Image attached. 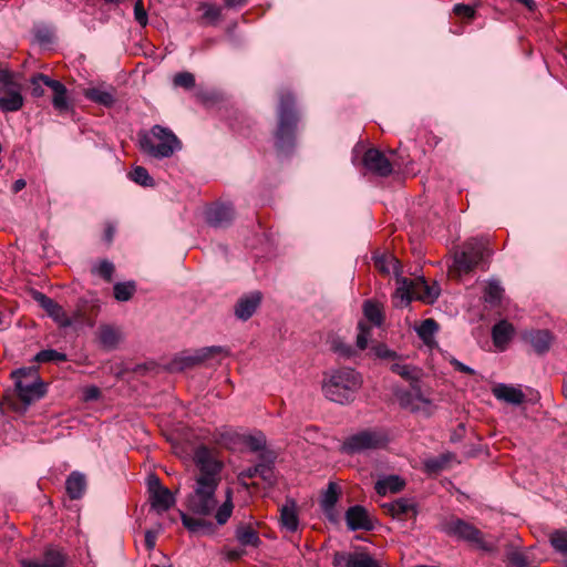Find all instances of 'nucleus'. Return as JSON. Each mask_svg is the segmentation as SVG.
I'll use <instances>...</instances> for the list:
<instances>
[{
    "label": "nucleus",
    "instance_id": "nucleus-30",
    "mask_svg": "<svg viewBox=\"0 0 567 567\" xmlns=\"http://www.w3.org/2000/svg\"><path fill=\"white\" fill-rule=\"evenodd\" d=\"M514 327L506 320H502L492 328V339L497 348H503L512 339Z\"/></svg>",
    "mask_w": 567,
    "mask_h": 567
},
{
    "label": "nucleus",
    "instance_id": "nucleus-20",
    "mask_svg": "<svg viewBox=\"0 0 567 567\" xmlns=\"http://www.w3.org/2000/svg\"><path fill=\"white\" fill-rule=\"evenodd\" d=\"M261 299L262 295L260 291H252L243 296L235 306V316L243 321H247L260 306Z\"/></svg>",
    "mask_w": 567,
    "mask_h": 567
},
{
    "label": "nucleus",
    "instance_id": "nucleus-26",
    "mask_svg": "<svg viewBox=\"0 0 567 567\" xmlns=\"http://www.w3.org/2000/svg\"><path fill=\"white\" fill-rule=\"evenodd\" d=\"M86 489V477L83 473L73 471L65 481V491L71 499H80Z\"/></svg>",
    "mask_w": 567,
    "mask_h": 567
},
{
    "label": "nucleus",
    "instance_id": "nucleus-62",
    "mask_svg": "<svg viewBox=\"0 0 567 567\" xmlns=\"http://www.w3.org/2000/svg\"><path fill=\"white\" fill-rule=\"evenodd\" d=\"M375 266L385 274L390 272L388 260L384 256L375 258Z\"/></svg>",
    "mask_w": 567,
    "mask_h": 567
},
{
    "label": "nucleus",
    "instance_id": "nucleus-38",
    "mask_svg": "<svg viewBox=\"0 0 567 567\" xmlns=\"http://www.w3.org/2000/svg\"><path fill=\"white\" fill-rule=\"evenodd\" d=\"M233 492L231 489H227L226 499L224 503L217 508L215 518L218 525H224L228 522L233 514L234 504H233Z\"/></svg>",
    "mask_w": 567,
    "mask_h": 567
},
{
    "label": "nucleus",
    "instance_id": "nucleus-41",
    "mask_svg": "<svg viewBox=\"0 0 567 567\" xmlns=\"http://www.w3.org/2000/svg\"><path fill=\"white\" fill-rule=\"evenodd\" d=\"M363 313L364 317L374 326L380 327L383 323V313L378 303L365 300L363 303Z\"/></svg>",
    "mask_w": 567,
    "mask_h": 567
},
{
    "label": "nucleus",
    "instance_id": "nucleus-35",
    "mask_svg": "<svg viewBox=\"0 0 567 567\" xmlns=\"http://www.w3.org/2000/svg\"><path fill=\"white\" fill-rule=\"evenodd\" d=\"M339 499V487L336 483L330 482L323 492L320 506L324 513H331Z\"/></svg>",
    "mask_w": 567,
    "mask_h": 567
},
{
    "label": "nucleus",
    "instance_id": "nucleus-24",
    "mask_svg": "<svg viewBox=\"0 0 567 567\" xmlns=\"http://www.w3.org/2000/svg\"><path fill=\"white\" fill-rule=\"evenodd\" d=\"M493 395L499 400L509 404L519 405L525 400L524 392L513 385L506 383H498L492 389Z\"/></svg>",
    "mask_w": 567,
    "mask_h": 567
},
{
    "label": "nucleus",
    "instance_id": "nucleus-12",
    "mask_svg": "<svg viewBox=\"0 0 567 567\" xmlns=\"http://www.w3.org/2000/svg\"><path fill=\"white\" fill-rule=\"evenodd\" d=\"M150 502L151 506L157 513L167 512L175 505V497L172 492L162 486L159 478L156 475L148 477Z\"/></svg>",
    "mask_w": 567,
    "mask_h": 567
},
{
    "label": "nucleus",
    "instance_id": "nucleus-50",
    "mask_svg": "<svg viewBox=\"0 0 567 567\" xmlns=\"http://www.w3.org/2000/svg\"><path fill=\"white\" fill-rule=\"evenodd\" d=\"M134 18L141 27H145L148 22L147 12L144 9L143 0H136L134 3Z\"/></svg>",
    "mask_w": 567,
    "mask_h": 567
},
{
    "label": "nucleus",
    "instance_id": "nucleus-10",
    "mask_svg": "<svg viewBox=\"0 0 567 567\" xmlns=\"http://www.w3.org/2000/svg\"><path fill=\"white\" fill-rule=\"evenodd\" d=\"M32 297L39 303V306L45 310L48 316L52 318L61 328H69L74 322H80L83 320L80 311L74 312L73 318H70L62 306H60L43 292L35 290L32 292Z\"/></svg>",
    "mask_w": 567,
    "mask_h": 567
},
{
    "label": "nucleus",
    "instance_id": "nucleus-52",
    "mask_svg": "<svg viewBox=\"0 0 567 567\" xmlns=\"http://www.w3.org/2000/svg\"><path fill=\"white\" fill-rule=\"evenodd\" d=\"M16 78H18L17 73L9 70L8 68L0 66V87L7 84H11V81H13Z\"/></svg>",
    "mask_w": 567,
    "mask_h": 567
},
{
    "label": "nucleus",
    "instance_id": "nucleus-21",
    "mask_svg": "<svg viewBox=\"0 0 567 567\" xmlns=\"http://www.w3.org/2000/svg\"><path fill=\"white\" fill-rule=\"evenodd\" d=\"M382 507L386 514L395 519H404L410 513H412L413 517L417 515V504L411 498L400 497L383 504Z\"/></svg>",
    "mask_w": 567,
    "mask_h": 567
},
{
    "label": "nucleus",
    "instance_id": "nucleus-22",
    "mask_svg": "<svg viewBox=\"0 0 567 567\" xmlns=\"http://www.w3.org/2000/svg\"><path fill=\"white\" fill-rule=\"evenodd\" d=\"M523 339L530 343L537 354L543 355L549 351L554 337L548 330H530L524 332Z\"/></svg>",
    "mask_w": 567,
    "mask_h": 567
},
{
    "label": "nucleus",
    "instance_id": "nucleus-47",
    "mask_svg": "<svg viewBox=\"0 0 567 567\" xmlns=\"http://www.w3.org/2000/svg\"><path fill=\"white\" fill-rule=\"evenodd\" d=\"M244 442L252 452L264 451L266 447V436L262 433L248 435L245 437Z\"/></svg>",
    "mask_w": 567,
    "mask_h": 567
},
{
    "label": "nucleus",
    "instance_id": "nucleus-25",
    "mask_svg": "<svg viewBox=\"0 0 567 567\" xmlns=\"http://www.w3.org/2000/svg\"><path fill=\"white\" fill-rule=\"evenodd\" d=\"M281 527L290 533L297 532L299 527V517L297 514V504L289 498L280 508Z\"/></svg>",
    "mask_w": 567,
    "mask_h": 567
},
{
    "label": "nucleus",
    "instance_id": "nucleus-57",
    "mask_svg": "<svg viewBox=\"0 0 567 567\" xmlns=\"http://www.w3.org/2000/svg\"><path fill=\"white\" fill-rule=\"evenodd\" d=\"M375 353L381 359H394L398 357L396 352L390 350L385 346H379L375 350Z\"/></svg>",
    "mask_w": 567,
    "mask_h": 567
},
{
    "label": "nucleus",
    "instance_id": "nucleus-27",
    "mask_svg": "<svg viewBox=\"0 0 567 567\" xmlns=\"http://www.w3.org/2000/svg\"><path fill=\"white\" fill-rule=\"evenodd\" d=\"M182 524L185 528H187L190 533H197V534H204L209 535L214 533V525L213 523L199 518L194 517L188 514L182 513L181 514Z\"/></svg>",
    "mask_w": 567,
    "mask_h": 567
},
{
    "label": "nucleus",
    "instance_id": "nucleus-55",
    "mask_svg": "<svg viewBox=\"0 0 567 567\" xmlns=\"http://www.w3.org/2000/svg\"><path fill=\"white\" fill-rule=\"evenodd\" d=\"M333 350H334V352L339 353L340 355H342L344 358H350L353 354L352 348L342 342H334Z\"/></svg>",
    "mask_w": 567,
    "mask_h": 567
},
{
    "label": "nucleus",
    "instance_id": "nucleus-51",
    "mask_svg": "<svg viewBox=\"0 0 567 567\" xmlns=\"http://www.w3.org/2000/svg\"><path fill=\"white\" fill-rule=\"evenodd\" d=\"M453 11L456 16L467 18V19H472L475 16V9L473 7H471L468 4H464V3L455 4Z\"/></svg>",
    "mask_w": 567,
    "mask_h": 567
},
{
    "label": "nucleus",
    "instance_id": "nucleus-3",
    "mask_svg": "<svg viewBox=\"0 0 567 567\" xmlns=\"http://www.w3.org/2000/svg\"><path fill=\"white\" fill-rule=\"evenodd\" d=\"M278 95V125L275 132V146L279 153H288L295 146L299 116L292 92L288 89H281Z\"/></svg>",
    "mask_w": 567,
    "mask_h": 567
},
{
    "label": "nucleus",
    "instance_id": "nucleus-19",
    "mask_svg": "<svg viewBox=\"0 0 567 567\" xmlns=\"http://www.w3.org/2000/svg\"><path fill=\"white\" fill-rule=\"evenodd\" d=\"M235 210L230 204H216L206 210V220L209 226L224 228L231 224Z\"/></svg>",
    "mask_w": 567,
    "mask_h": 567
},
{
    "label": "nucleus",
    "instance_id": "nucleus-18",
    "mask_svg": "<svg viewBox=\"0 0 567 567\" xmlns=\"http://www.w3.org/2000/svg\"><path fill=\"white\" fill-rule=\"evenodd\" d=\"M66 555L62 549L55 546H48L43 551L41 561L33 559H22V567H64Z\"/></svg>",
    "mask_w": 567,
    "mask_h": 567
},
{
    "label": "nucleus",
    "instance_id": "nucleus-48",
    "mask_svg": "<svg viewBox=\"0 0 567 567\" xmlns=\"http://www.w3.org/2000/svg\"><path fill=\"white\" fill-rule=\"evenodd\" d=\"M94 272H96L100 277H102L105 281L110 282L112 281L113 274H114V265L104 259L100 261V264L93 269Z\"/></svg>",
    "mask_w": 567,
    "mask_h": 567
},
{
    "label": "nucleus",
    "instance_id": "nucleus-53",
    "mask_svg": "<svg viewBox=\"0 0 567 567\" xmlns=\"http://www.w3.org/2000/svg\"><path fill=\"white\" fill-rule=\"evenodd\" d=\"M31 85H32V90H31V93L34 97H41L44 95V89L42 87L41 83H42V80L41 79H38V73L34 74L31 80Z\"/></svg>",
    "mask_w": 567,
    "mask_h": 567
},
{
    "label": "nucleus",
    "instance_id": "nucleus-45",
    "mask_svg": "<svg viewBox=\"0 0 567 567\" xmlns=\"http://www.w3.org/2000/svg\"><path fill=\"white\" fill-rule=\"evenodd\" d=\"M390 370L402 377L403 379L408 380V381H416L417 378L415 375V371L416 369L410 364H404V363H392L391 367H390Z\"/></svg>",
    "mask_w": 567,
    "mask_h": 567
},
{
    "label": "nucleus",
    "instance_id": "nucleus-5",
    "mask_svg": "<svg viewBox=\"0 0 567 567\" xmlns=\"http://www.w3.org/2000/svg\"><path fill=\"white\" fill-rule=\"evenodd\" d=\"M439 529L447 536L472 543L485 553L494 554L497 551V545L495 543L484 540L483 533L462 518L454 516L444 518L440 522Z\"/></svg>",
    "mask_w": 567,
    "mask_h": 567
},
{
    "label": "nucleus",
    "instance_id": "nucleus-8",
    "mask_svg": "<svg viewBox=\"0 0 567 567\" xmlns=\"http://www.w3.org/2000/svg\"><path fill=\"white\" fill-rule=\"evenodd\" d=\"M389 443L388 435L380 430H364L348 436L341 451L346 454H359L368 450L383 449Z\"/></svg>",
    "mask_w": 567,
    "mask_h": 567
},
{
    "label": "nucleus",
    "instance_id": "nucleus-11",
    "mask_svg": "<svg viewBox=\"0 0 567 567\" xmlns=\"http://www.w3.org/2000/svg\"><path fill=\"white\" fill-rule=\"evenodd\" d=\"M395 398L402 409L412 413H421L425 417H430L434 412L432 401L422 395L419 386L414 393L409 390H396Z\"/></svg>",
    "mask_w": 567,
    "mask_h": 567
},
{
    "label": "nucleus",
    "instance_id": "nucleus-31",
    "mask_svg": "<svg viewBox=\"0 0 567 567\" xmlns=\"http://www.w3.org/2000/svg\"><path fill=\"white\" fill-rule=\"evenodd\" d=\"M255 472H258V476L267 484L274 485L276 483L274 458L265 453L260 454V461L255 465Z\"/></svg>",
    "mask_w": 567,
    "mask_h": 567
},
{
    "label": "nucleus",
    "instance_id": "nucleus-54",
    "mask_svg": "<svg viewBox=\"0 0 567 567\" xmlns=\"http://www.w3.org/2000/svg\"><path fill=\"white\" fill-rule=\"evenodd\" d=\"M450 363L458 372H462V373H465V374H470V375L475 374V370L474 369H472L471 367L462 363L460 360H457L455 358L451 359Z\"/></svg>",
    "mask_w": 567,
    "mask_h": 567
},
{
    "label": "nucleus",
    "instance_id": "nucleus-23",
    "mask_svg": "<svg viewBox=\"0 0 567 567\" xmlns=\"http://www.w3.org/2000/svg\"><path fill=\"white\" fill-rule=\"evenodd\" d=\"M83 95L86 100L107 109L116 103V89L112 85L106 89L102 86L85 89Z\"/></svg>",
    "mask_w": 567,
    "mask_h": 567
},
{
    "label": "nucleus",
    "instance_id": "nucleus-60",
    "mask_svg": "<svg viewBox=\"0 0 567 567\" xmlns=\"http://www.w3.org/2000/svg\"><path fill=\"white\" fill-rule=\"evenodd\" d=\"M245 555V549L243 548H233L226 551V558L230 561H235L240 559Z\"/></svg>",
    "mask_w": 567,
    "mask_h": 567
},
{
    "label": "nucleus",
    "instance_id": "nucleus-49",
    "mask_svg": "<svg viewBox=\"0 0 567 567\" xmlns=\"http://www.w3.org/2000/svg\"><path fill=\"white\" fill-rule=\"evenodd\" d=\"M358 329H359V332L357 336V347L360 350H364L368 347V340L370 337L371 329L368 326H365L363 322H360L358 324Z\"/></svg>",
    "mask_w": 567,
    "mask_h": 567
},
{
    "label": "nucleus",
    "instance_id": "nucleus-1",
    "mask_svg": "<svg viewBox=\"0 0 567 567\" xmlns=\"http://www.w3.org/2000/svg\"><path fill=\"white\" fill-rule=\"evenodd\" d=\"M193 460L197 473L194 476L193 491L187 496V508L195 515L209 516L217 508L216 491L221 481L223 463L206 445L195 449Z\"/></svg>",
    "mask_w": 567,
    "mask_h": 567
},
{
    "label": "nucleus",
    "instance_id": "nucleus-40",
    "mask_svg": "<svg viewBox=\"0 0 567 567\" xmlns=\"http://www.w3.org/2000/svg\"><path fill=\"white\" fill-rule=\"evenodd\" d=\"M504 289L497 280H489L484 292L485 302L495 306L498 305L503 298Z\"/></svg>",
    "mask_w": 567,
    "mask_h": 567
},
{
    "label": "nucleus",
    "instance_id": "nucleus-29",
    "mask_svg": "<svg viewBox=\"0 0 567 567\" xmlns=\"http://www.w3.org/2000/svg\"><path fill=\"white\" fill-rule=\"evenodd\" d=\"M405 482L399 475H389L381 480H378L374 489L375 492L384 496L388 493H398L403 489Z\"/></svg>",
    "mask_w": 567,
    "mask_h": 567
},
{
    "label": "nucleus",
    "instance_id": "nucleus-6",
    "mask_svg": "<svg viewBox=\"0 0 567 567\" xmlns=\"http://www.w3.org/2000/svg\"><path fill=\"white\" fill-rule=\"evenodd\" d=\"M11 378L14 380L18 396L27 405L41 400L47 394V384L33 367L17 369L11 372Z\"/></svg>",
    "mask_w": 567,
    "mask_h": 567
},
{
    "label": "nucleus",
    "instance_id": "nucleus-64",
    "mask_svg": "<svg viewBox=\"0 0 567 567\" xmlns=\"http://www.w3.org/2000/svg\"><path fill=\"white\" fill-rule=\"evenodd\" d=\"M515 1L519 4H522L523 7H525L530 12L535 11L537 8L535 0H515Z\"/></svg>",
    "mask_w": 567,
    "mask_h": 567
},
{
    "label": "nucleus",
    "instance_id": "nucleus-43",
    "mask_svg": "<svg viewBox=\"0 0 567 567\" xmlns=\"http://www.w3.org/2000/svg\"><path fill=\"white\" fill-rule=\"evenodd\" d=\"M549 543L555 551L567 555V532L556 529L549 536Z\"/></svg>",
    "mask_w": 567,
    "mask_h": 567
},
{
    "label": "nucleus",
    "instance_id": "nucleus-37",
    "mask_svg": "<svg viewBox=\"0 0 567 567\" xmlns=\"http://www.w3.org/2000/svg\"><path fill=\"white\" fill-rule=\"evenodd\" d=\"M437 322L434 319L429 318L423 320L421 324L416 328V333L425 344H429L433 340L434 334L437 332Z\"/></svg>",
    "mask_w": 567,
    "mask_h": 567
},
{
    "label": "nucleus",
    "instance_id": "nucleus-16",
    "mask_svg": "<svg viewBox=\"0 0 567 567\" xmlns=\"http://www.w3.org/2000/svg\"><path fill=\"white\" fill-rule=\"evenodd\" d=\"M362 163L369 172L380 177H388L393 171L391 162L378 148L367 150Z\"/></svg>",
    "mask_w": 567,
    "mask_h": 567
},
{
    "label": "nucleus",
    "instance_id": "nucleus-32",
    "mask_svg": "<svg viewBox=\"0 0 567 567\" xmlns=\"http://www.w3.org/2000/svg\"><path fill=\"white\" fill-rule=\"evenodd\" d=\"M122 339L120 330L111 326H102L99 331L101 346L106 350H114Z\"/></svg>",
    "mask_w": 567,
    "mask_h": 567
},
{
    "label": "nucleus",
    "instance_id": "nucleus-4",
    "mask_svg": "<svg viewBox=\"0 0 567 567\" xmlns=\"http://www.w3.org/2000/svg\"><path fill=\"white\" fill-rule=\"evenodd\" d=\"M143 153L157 159L168 158L182 148L178 137L167 127L154 125L150 133L140 136Z\"/></svg>",
    "mask_w": 567,
    "mask_h": 567
},
{
    "label": "nucleus",
    "instance_id": "nucleus-56",
    "mask_svg": "<svg viewBox=\"0 0 567 567\" xmlns=\"http://www.w3.org/2000/svg\"><path fill=\"white\" fill-rule=\"evenodd\" d=\"M157 532L147 529L145 532V547L147 550H153L156 546Z\"/></svg>",
    "mask_w": 567,
    "mask_h": 567
},
{
    "label": "nucleus",
    "instance_id": "nucleus-61",
    "mask_svg": "<svg viewBox=\"0 0 567 567\" xmlns=\"http://www.w3.org/2000/svg\"><path fill=\"white\" fill-rule=\"evenodd\" d=\"M115 226L112 225V224H107L106 227H105V230H104V240L107 243V244H111L114 239V236H115Z\"/></svg>",
    "mask_w": 567,
    "mask_h": 567
},
{
    "label": "nucleus",
    "instance_id": "nucleus-59",
    "mask_svg": "<svg viewBox=\"0 0 567 567\" xmlns=\"http://www.w3.org/2000/svg\"><path fill=\"white\" fill-rule=\"evenodd\" d=\"M101 395V391L97 386H89L85 389L84 391V399L85 401H93V400H97Z\"/></svg>",
    "mask_w": 567,
    "mask_h": 567
},
{
    "label": "nucleus",
    "instance_id": "nucleus-58",
    "mask_svg": "<svg viewBox=\"0 0 567 567\" xmlns=\"http://www.w3.org/2000/svg\"><path fill=\"white\" fill-rule=\"evenodd\" d=\"M509 560L513 565L517 567H525L526 566V559L525 556L522 553L513 551L509 554Z\"/></svg>",
    "mask_w": 567,
    "mask_h": 567
},
{
    "label": "nucleus",
    "instance_id": "nucleus-42",
    "mask_svg": "<svg viewBox=\"0 0 567 567\" xmlns=\"http://www.w3.org/2000/svg\"><path fill=\"white\" fill-rule=\"evenodd\" d=\"M68 357L65 353L60 352L55 349H44L39 351L33 361L38 363H47V362H65Z\"/></svg>",
    "mask_w": 567,
    "mask_h": 567
},
{
    "label": "nucleus",
    "instance_id": "nucleus-36",
    "mask_svg": "<svg viewBox=\"0 0 567 567\" xmlns=\"http://www.w3.org/2000/svg\"><path fill=\"white\" fill-rule=\"evenodd\" d=\"M197 10L203 12L202 20L207 24L216 25L221 19V8L219 6L200 2Z\"/></svg>",
    "mask_w": 567,
    "mask_h": 567
},
{
    "label": "nucleus",
    "instance_id": "nucleus-13",
    "mask_svg": "<svg viewBox=\"0 0 567 567\" xmlns=\"http://www.w3.org/2000/svg\"><path fill=\"white\" fill-rule=\"evenodd\" d=\"M24 99L22 96V85L18 78L0 87V111L4 113L17 112L22 109Z\"/></svg>",
    "mask_w": 567,
    "mask_h": 567
},
{
    "label": "nucleus",
    "instance_id": "nucleus-15",
    "mask_svg": "<svg viewBox=\"0 0 567 567\" xmlns=\"http://www.w3.org/2000/svg\"><path fill=\"white\" fill-rule=\"evenodd\" d=\"M346 524L349 530H373L375 527L373 518L362 505L350 506L344 514Z\"/></svg>",
    "mask_w": 567,
    "mask_h": 567
},
{
    "label": "nucleus",
    "instance_id": "nucleus-34",
    "mask_svg": "<svg viewBox=\"0 0 567 567\" xmlns=\"http://www.w3.org/2000/svg\"><path fill=\"white\" fill-rule=\"evenodd\" d=\"M417 293H415V299L432 303L434 302L440 295V289L436 286H429L423 277L415 280Z\"/></svg>",
    "mask_w": 567,
    "mask_h": 567
},
{
    "label": "nucleus",
    "instance_id": "nucleus-46",
    "mask_svg": "<svg viewBox=\"0 0 567 567\" xmlns=\"http://www.w3.org/2000/svg\"><path fill=\"white\" fill-rule=\"evenodd\" d=\"M173 84L177 87L192 90L195 86V76L193 73L187 71L178 72L173 78Z\"/></svg>",
    "mask_w": 567,
    "mask_h": 567
},
{
    "label": "nucleus",
    "instance_id": "nucleus-14",
    "mask_svg": "<svg viewBox=\"0 0 567 567\" xmlns=\"http://www.w3.org/2000/svg\"><path fill=\"white\" fill-rule=\"evenodd\" d=\"M333 567H381L367 551H336L332 558Z\"/></svg>",
    "mask_w": 567,
    "mask_h": 567
},
{
    "label": "nucleus",
    "instance_id": "nucleus-9",
    "mask_svg": "<svg viewBox=\"0 0 567 567\" xmlns=\"http://www.w3.org/2000/svg\"><path fill=\"white\" fill-rule=\"evenodd\" d=\"M221 353L228 354V351L220 346L204 347L193 352H183L172 360L171 368L176 371H183L202 364L214 355Z\"/></svg>",
    "mask_w": 567,
    "mask_h": 567
},
{
    "label": "nucleus",
    "instance_id": "nucleus-17",
    "mask_svg": "<svg viewBox=\"0 0 567 567\" xmlns=\"http://www.w3.org/2000/svg\"><path fill=\"white\" fill-rule=\"evenodd\" d=\"M38 79H41L42 84L52 90V104L59 113H65L72 110V103L68 97L66 86L62 82L53 80L43 73H38Z\"/></svg>",
    "mask_w": 567,
    "mask_h": 567
},
{
    "label": "nucleus",
    "instance_id": "nucleus-39",
    "mask_svg": "<svg viewBox=\"0 0 567 567\" xmlns=\"http://www.w3.org/2000/svg\"><path fill=\"white\" fill-rule=\"evenodd\" d=\"M136 291L134 281L116 282L113 287L114 298L117 301H128Z\"/></svg>",
    "mask_w": 567,
    "mask_h": 567
},
{
    "label": "nucleus",
    "instance_id": "nucleus-63",
    "mask_svg": "<svg viewBox=\"0 0 567 567\" xmlns=\"http://www.w3.org/2000/svg\"><path fill=\"white\" fill-rule=\"evenodd\" d=\"M246 2L247 0H224L225 7L228 9L241 8Z\"/></svg>",
    "mask_w": 567,
    "mask_h": 567
},
{
    "label": "nucleus",
    "instance_id": "nucleus-2",
    "mask_svg": "<svg viewBox=\"0 0 567 567\" xmlns=\"http://www.w3.org/2000/svg\"><path fill=\"white\" fill-rule=\"evenodd\" d=\"M362 383L361 374L354 369H333L322 381V392L329 401L346 405L355 400Z\"/></svg>",
    "mask_w": 567,
    "mask_h": 567
},
{
    "label": "nucleus",
    "instance_id": "nucleus-44",
    "mask_svg": "<svg viewBox=\"0 0 567 567\" xmlns=\"http://www.w3.org/2000/svg\"><path fill=\"white\" fill-rule=\"evenodd\" d=\"M131 179L142 186H153L154 181L148 174L147 169L143 166H136L130 174Z\"/></svg>",
    "mask_w": 567,
    "mask_h": 567
},
{
    "label": "nucleus",
    "instance_id": "nucleus-33",
    "mask_svg": "<svg viewBox=\"0 0 567 567\" xmlns=\"http://www.w3.org/2000/svg\"><path fill=\"white\" fill-rule=\"evenodd\" d=\"M235 536L237 542L244 546L259 547L261 539L258 533L251 526H239L236 528Z\"/></svg>",
    "mask_w": 567,
    "mask_h": 567
},
{
    "label": "nucleus",
    "instance_id": "nucleus-28",
    "mask_svg": "<svg viewBox=\"0 0 567 567\" xmlns=\"http://www.w3.org/2000/svg\"><path fill=\"white\" fill-rule=\"evenodd\" d=\"M398 282L399 287L395 290L394 297L400 300L402 307H406L415 299V293H417L415 280L400 278Z\"/></svg>",
    "mask_w": 567,
    "mask_h": 567
},
{
    "label": "nucleus",
    "instance_id": "nucleus-7",
    "mask_svg": "<svg viewBox=\"0 0 567 567\" xmlns=\"http://www.w3.org/2000/svg\"><path fill=\"white\" fill-rule=\"evenodd\" d=\"M491 251L485 241L471 238L464 243L460 251L454 252L451 271L457 276L467 275L473 271Z\"/></svg>",
    "mask_w": 567,
    "mask_h": 567
}]
</instances>
